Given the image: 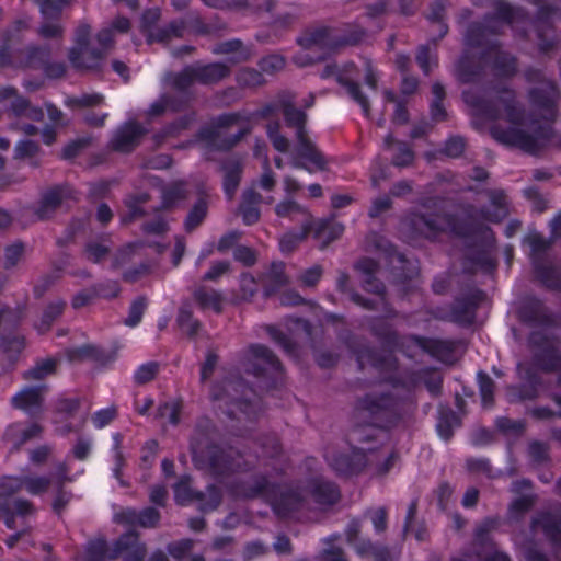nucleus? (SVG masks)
Masks as SVG:
<instances>
[{
    "label": "nucleus",
    "mask_w": 561,
    "mask_h": 561,
    "mask_svg": "<svg viewBox=\"0 0 561 561\" xmlns=\"http://www.w3.org/2000/svg\"><path fill=\"white\" fill-rule=\"evenodd\" d=\"M463 99L472 107L473 115L496 122L491 133L499 142L536 153L550 136L549 129L524 122L511 90L497 91L488 101L477 100L473 93L467 91Z\"/></svg>",
    "instance_id": "obj_1"
},
{
    "label": "nucleus",
    "mask_w": 561,
    "mask_h": 561,
    "mask_svg": "<svg viewBox=\"0 0 561 561\" xmlns=\"http://www.w3.org/2000/svg\"><path fill=\"white\" fill-rule=\"evenodd\" d=\"M283 114L287 125L296 128L298 140V146L291 157V165L296 169H304L309 173L323 171L327 161L306 135V114L291 105H284Z\"/></svg>",
    "instance_id": "obj_2"
},
{
    "label": "nucleus",
    "mask_w": 561,
    "mask_h": 561,
    "mask_svg": "<svg viewBox=\"0 0 561 561\" xmlns=\"http://www.w3.org/2000/svg\"><path fill=\"white\" fill-rule=\"evenodd\" d=\"M451 231L455 234H469L471 231L457 225L454 219L442 215L425 216L414 214L402 221V231L409 238L423 236L435 238L440 231Z\"/></svg>",
    "instance_id": "obj_3"
},
{
    "label": "nucleus",
    "mask_w": 561,
    "mask_h": 561,
    "mask_svg": "<svg viewBox=\"0 0 561 561\" xmlns=\"http://www.w3.org/2000/svg\"><path fill=\"white\" fill-rule=\"evenodd\" d=\"M229 73L224 64L196 65L185 68L174 78L173 84L179 90L186 89L194 82L210 84L220 81Z\"/></svg>",
    "instance_id": "obj_4"
},
{
    "label": "nucleus",
    "mask_w": 561,
    "mask_h": 561,
    "mask_svg": "<svg viewBox=\"0 0 561 561\" xmlns=\"http://www.w3.org/2000/svg\"><path fill=\"white\" fill-rule=\"evenodd\" d=\"M192 453L194 461L198 467L209 469L215 473H224L228 470L241 468L239 458H232L230 453L217 446H211L207 450H203L198 444L193 443Z\"/></svg>",
    "instance_id": "obj_5"
},
{
    "label": "nucleus",
    "mask_w": 561,
    "mask_h": 561,
    "mask_svg": "<svg viewBox=\"0 0 561 561\" xmlns=\"http://www.w3.org/2000/svg\"><path fill=\"white\" fill-rule=\"evenodd\" d=\"M117 556H123L124 561H142L145 547L134 534L123 536L117 541L115 552L110 556H106L102 541L92 543L90 547V561H103L106 558L113 559Z\"/></svg>",
    "instance_id": "obj_6"
},
{
    "label": "nucleus",
    "mask_w": 561,
    "mask_h": 561,
    "mask_svg": "<svg viewBox=\"0 0 561 561\" xmlns=\"http://www.w3.org/2000/svg\"><path fill=\"white\" fill-rule=\"evenodd\" d=\"M354 72L355 66L352 62L342 66L329 64L324 67L321 77L324 79L334 78L340 84L344 85L350 96L360 105L364 114L368 115L369 103L358 84L354 82Z\"/></svg>",
    "instance_id": "obj_7"
},
{
    "label": "nucleus",
    "mask_w": 561,
    "mask_h": 561,
    "mask_svg": "<svg viewBox=\"0 0 561 561\" xmlns=\"http://www.w3.org/2000/svg\"><path fill=\"white\" fill-rule=\"evenodd\" d=\"M174 496L175 501L179 504H187L193 500L197 499L201 501L199 508L202 511H210L216 508L220 503V493L215 486H210L207 489V492L204 493H194L191 486V480L188 477H185L181 481H179L174 486Z\"/></svg>",
    "instance_id": "obj_8"
},
{
    "label": "nucleus",
    "mask_w": 561,
    "mask_h": 561,
    "mask_svg": "<svg viewBox=\"0 0 561 561\" xmlns=\"http://www.w3.org/2000/svg\"><path fill=\"white\" fill-rule=\"evenodd\" d=\"M516 14L517 12L508 4L500 3L496 16L494 19L488 20L485 26L476 24L469 28L467 35L469 44L480 45L481 42L478 39L479 36L484 37L486 33H497L501 26H503L506 23L513 22Z\"/></svg>",
    "instance_id": "obj_9"
},
{
    "label": "nucleus",
    "mask_w": 561,
    "mask_h": 561,
    "mask_svg": "<svg viewBox=\"0 0 561 561\" xmlns=\"http://www.w3.org/2000/svg\"><path fill=\"white\" fill-rule=\"evenodd\" d=\"M22 64L24 67L38 68L43 67L44 72L48 78L58 79L66 73V66L62 62L47 64L46 60L49 56V51L46 48H39L30 46L22 53Z\"/></svg>",
    "instance_id": "obj_10"
},
{
    "label": "nucleus",
    "mask_w": 561,
    "mask_h": 561,
    "mask_svg": "<svg viewBox=\"0 0 561 561\" xmlns=\"http://www.w3.org/2000/svg\"><path fill=\"white\" fill-rule=\"evenodd\" d=\"M556 87L546 79L540 80L539 85L530 91V102L541 116L549 121L556 116Z\"/></svg>",
    "instance_id": "obj_11"
},
{
    "label": "nucleus",
    "mask_w": 561,
    "mask_h": 561,
    "mask_svg": "<svg viewBox=\"0 0 561 561\" xmlns=\"http://www.w3.org/2000/svg\"><path fill=\"white\" fill-rule=\"evenodd\" d=\"M271 503L274 512L279 516H287L295 510H297L302 503V495L290 488H277L272 486L271 490Z\"/></svg>",
    "instance_id": "obj_12"
},
{
    "label": "nucleus",
    "mask_w": 561,
    "mask_h": 561,
    "mask_svg": "<svg viewBox=\"0 0 561 561\" xmlns=\"http://www.w3.org/2000/svg\"><path fill=\"white\" fill-rule=\"evenodd\" d=\"M45 387H25L12 397L11 403L15 409L23 410L28 414L41 411Z\"/></svg>",
    "instance_id": "obj_13"
},
{
    "label": "nucleus",
    "mask_w": 561,
    "mask_h": 561,
    "mask_svg": "<svg viewBox=\"0 0 561 561\" xmlns=\"http://www.w3.org/2000/svg\"><path fill=\"white\" fill-rule=\"evenodd\" d=\"M145 129L136 123H128L115 134L112 146L115 150L127 152L138 145Z\"/></svg>",
    "instance_id": "obj_14"
},
{
    "label": "nucleus",
    "mask_w": 561,
    "mask_h": 561,
    "mask_svg": "<svg viewBox=\"0 0 561 561\" xmlns=\"http://www.w3.org/2000/svg\"><path fill=\"white\" fill-rule=\"evenodd\" d=\"M41 433L42 427L36 423L27 426L22 424H12L7 428L4 439L12 449H19L26 442L38 437Z\"/></svg>",
    "instance_id": "obj_15"
},
{
    "label": "nucleus",
    "mask_w": 561,
    "mask_h": 561,
    "mask_svg": "<svg viewBox=\"0 0 561 561\" xmlns=\"http://www.w3.org/2000/svg\"><path fill=\"white\" fill-rule=\"evenodd\" d=\"M360 531L359 524L352 522L346 529L347 541L355 547L359 556L371 554L375 561H386L387 551L385 549L376 548L368 540H358Z\"/></svg>",
    "instance_id": "obj_16"
},
{
    "label": "nucleus",
    "mask_w": 561,
    "mask_h": 561,
    "mask_svg": "<svg viewBox=\"0 0 561 561\" xmlns=\"http://www.w3.org/2000/svg\"><path fill=\"white\" fill-rule=\"evenodd\" d=\"M103 58V51L91 49L89 45L83 46L82 50L71 48L69 51V60L77 69H96Z\"/></svg>",
    "instance_id": "obj_17"
},
{
    "label": "nucleus",
    "mask_w": 561,
    "mask_h": 561,
    "mask_svg": "<svg viewBox=\"0 0 561 561\" xmlns=\"http://www.w3.org/2000/svg\"><path fill=\"white\" fill-rule=\"evenodd\" d=\"M115 518L118 522L126 524L140 525L142 527H153L159 520V513L154 508H146L141 513L127 510L116 514Z\"/></svg>",
    "instance_id": "obj_18"
},
{
    "label": "nucleus",
    "mask_w": 561,
    "mask_h": 561,
    "mask_svg": "<svg viewBox=\"0 0 561 561\" xmlns=\"http://www.w3.org/2000/svg\"><path fill=\"white\" fill-rule=\"evenodd\" d=\"M344 225L333 219L313 220L312 230L314 238L323 241V247L339 239L344 232Z\"/></svg>",
    "instance_id": "obj_19"
},
{
    "label": "nucleus",
    "mask_w": 561,
    "mask_h": 561,
    "mask_svg": "<svg viewBox=\"0 0 561 561\" xmlns=\"http://www.w3.org/2000/svg\"><path fill=\"white\" fill-rule=\"evenodd\" d=\"M275 213L278 217H287L293 220H301V224L305 220H313L308 209L300 205L299 203L287 198L282 201L275 206Z\"/></svg>",
    "instance_id": "obj_20"
},
{
    "label": "nucleus",
    "mask_w": 561,
    "mask_h": 561,
    "mask_svg": "<svg viewBox=\"0 0 561 561\" xmlns=\"http://www.w3.org/2000/svg\"><path fill=\"white\" fill-rule=\"evenodd\" d=\"M194 298L203 309H210L217 313L222 310L224 296L215 289L198 288L194 293Z\"/></svg>",
    "instance_id": "obj_21"
},
{
    "label": "nucleus",
    "mask_w": 561,
    "mask_h": 561,
    "mask_svg": "<svg viewBox=\"0 0 561 561\" xmlns=\"http://www.w3.org/2000/svg\"><path fill=\"white\" fill-rule=\"evenodd\" d=\"M34 512L33 504L25 499H16L12 502L3 503L2 514L5 516V524L9 528H12L13 516H26Z\"/></svg>",
    "instance_id": "obj_22"
},
{
    "label": "nucleus",
    "mask_w": 561,
    "mask_h": 561,
    "mask_svg": "<svg viewBox=\"0 0 561 561\" xmlns=\"http://www.w3.org/2000/svg\"><path fill=\"white\" fill-rule=\"evenodd\" d=\"M311 495L319 504H333L339 499L336 488L327 481L316 480L312 483Z\"/></svg>",
    "instance_id": "obj_23"
},
{
    "label": "nucleus",
    "mask_w": 561,
    "mask_h": 561,
    "mask_svg": "<svg viewBox=\"0 0 561 561\" xmlns=\"http://www.w3.org/2000/svg\"><path fill=\"white\" fill-rule=\"evenodd\" d=\"M313 226V220H305L301 224V229L297 233L288 232L284 234L279 241V247L282 252L290 253L296 249V247L302 242L309 232H311Z\"/></svg>",
    "instance_id": "obj_24"
},
{
    "label": "nucleus",
    "mask_w": 561,
    "mask_h": 561,
    "mask_svg": "<svg viewBox=\"0 0 561 561\" xmlns=\"http://www.w3.org/2000/svg\"><path fill=\"white\" fill-rule=\"evenodd\" d=\"M249 354L254 365H257L255 374H260L267 369V367L276 368L277 360L274 355L263 345H253L249 348Z\"/></svg>",
    "instance_id": "obj_25"
},
{
    "label": "nucleus",
    "mask_w": 561,
    "mask_h": 561,
    "mask_svg": "<svg viewBox=\"0 0 561 561\" xmlns=\"http://www.w3.org/2000/svg\"><path fill=\"white\" fill-rule=\"evenodd\" d=\"M376 263L373 260H363L357 263L356 268L365 274L363 279L365 288L368 291H374L378 295V300H382L383 286L373 278V273L376 271Z\"/></svg>",
    "instance_id": "obj_26"
},
{
    "label": "nucleus",
    "mask_w": 561,
    "mask_h": 561,
    "mask_svg": "<svg viewBox=\"0 0 561 561\" xmlns=\"http://www.w3.org/2000/svg\"><path fill=\"white\" fill-rule=\"evenodd\" d=\"M61 204V193L58 190L47 192L35 209L38 219L48 218Z\"/></svg>",
    "instance_id": "obj_27"
},
{
    "label": "nucleus",
    "mask_w": 561,
    "mask_h": 561,
    "mask_svg": "<svg viewBox=\"0 0 561 561\" xmlns=\"http://www.w3.org/2000/svg\"><path fill=\"white\" fill-rule=\"evenodd\" d=\"M332 39L327 30H317L301 39V44L312 53L325 50L330 47Z\"/></svg>",
    "instance_id": "obj_28"
},
{
    "label": "nucleus",
    "mask_w": 561,
    "mask_h": 561,
    "mask_svg": "<svg viewBox=\"0 0 561 561\" xmlns=\"http://www.w3.org/2000/svg\"><path fill=\"white\" fill-rule=\"evenodd\" d=\"M118 293V286L116 283L110 284V289L106 290L104 288L95 289H87L82 290L73 297L72 305L75 308H80L88 305L96 295L103 297H115Z\"/></svg>",
    "instance_id": "obj_29"
},
{
    "label": "nucleus",
    "mask_w": 561,
    "mask_h": 561,
    "mask_svg": "<svg viewBox=\"0 0 561 561\" xmlns=\"http://www.w3.org/2000/svg\"><path fill=\"white\" fill-rule=\"evenodd\" d=\"M241 389H243V385L240 380H224L221 383H216L213 387L211 398L213 400H224L227 397L236 400Z\"/></svg>",
    "instance_id": "obj_30"
},
{
    "label": "nucleus",
    "mask_w": 561,
    "mask_h": 561,
    "mask_svg": "<svg viewBox=\"0 0 561 561\" xmlns=\"http://www.w3.org/2000/svg\"><path fill=\"white\" fill-rule=\"evenodd\" d=\"M362 457L366 459L367 463H376L378 474L387 473L396 461V455L386 453L385 455H375L370 449L360 448Z\"/></svg>",
    "instance_id": "obj_31"
},
{
    "label": "nucleus",
    "mask_w": 561,
    "mask_h": 561,
    "mask_svg": "<svg viewBox=\"0 0 561 561\" xmlns=\"http://www.w3.org/2000/svg\"><path fill=\"white\" fill-rule=\"evenodd\" d=\"M26 105V100L18 95L16 90L10 87L0 89V107L11 110L14 114H20V107Z\"/></svg>",
    "instance_id": "obj_32"
},
{
    "label": "nucleus",
    "mask_w": 561,
    "mask_h": 561,
    "mask_svg": "<svg viewBox=\"0 0 561 561\" xmlns=\"http://www.w3.org/2000/svg\"><path fill=\"white\" fill-rule=\"evenodd\" d=\"M53 484L51 479L45 476H25L23 477L24 489L31 495H42L48 491Z\"/></svg>",
    "instance_id": "obj_33"
},
{
    "label": "nucleus",
    "mask_w": 561,
    "mask_h": 561,
    "mask_svg": "<svg viewBox=\"0 0 561 561\" xmlns=\"http://www.w3.org/2000/svg\"><path fill=\"white\" fill-rule=\"evenodd\" d=\"M56 369V360L53 358H46L38 362L33 368L26 370L23 374L26 380H42L45 377L53 375Z\"/></svg>",
    "instance_id": "obj_34"
},
{
    "label": "nucleus",
    "mask_w": 561,
    "mask_h": 561,
    "mask_svg": "<svg viewBox=\"0 0 561 561\" xmlns=\"http://www.w3.org/2000/svg\"><path fill=\"white\" fill-rule=\"evenodd\" d=\"M392 404V399L387 396L369 394L360 401L359 409L370 414H376Z\"/></svg>",
    "instance_id": "obj_35"
},
{
    "label": "nucleus",
    "mask_w": 561,
    "mask_h": 561,
    "mask_svg": "<svg viewBox=\"0 0 561 561\" xmlns=\"http://www.w3.org/2000/svg\"><path fill=\"white\" fill-rule=\"evenodd\" d=\"M104 98L99 93H84L80 96L68 98L66 105L71 108L93 107L103 103Z\"/></svg>",
    "instance_id": "obj_36"
},
{
    "label": "nucleus",
    "mask_w": 561,
    "mask_h": 561,
    "mask_svg": "<svg viewBox=\"0 0 561 561\" xmlns=\"http://www.w3.org/2000/svg\"><path fill=\"white\" fill-rule=\"evenodd\" d=\"M65 304L61 301H56L50 304L46 310L44 311L41 321L36 324V329L39 332L47 331L55 319H57L64 311Z\"/></svg>",
    "instance_id": "obj_37"
},
{
    "label": "nucleus",
    "mask_w": 561,
    "mask_h": 561,
    "mask_svg": "<svg viewBox=\"0 0 561 561\" xmlns=\"http://www.w3.org/2000/svg\"><path fill=\"white\" fill-rule=\"evenodd\" d=\"M238 115H228L220 118V126L228 128L233 126L237 127L236 134L230 133V135L233 136V140L229 144V146H233L234 144H237L250 130V127L247 122H238Z\"/></svg>",
    "instance_id": "obj_38"
},
{
    "label": "nucleus",
    "mask_w": 561,
    "mask_h": 561,
    "mask_svg": "<svg viewBox=\"0 0 561 561\" xmlns=\"http://www.w3.org/2000/svg\"><path fill=\"white\" fill-rule=\"evenodd\" d=\"M279 123H270L266 126L267 137L270 138L273 147L279 152H287L289 148L288 139L279 133Z\"/></svg>",
    "instance_id": "obj_39"
},
{
    "label": "nucleus",
    "mask_w": 561,
    "mask_h": 561,
    "mask_svg": "<svg viewBox=\"0 0 561 561\" xmlns=\"http://www.w3.org/2000/svg\"><path fill=\"white\" fill-rule=\"evenodd\" d=\"M185 197L186 191L184 184L182 182L173 183L163 192V205L164 207H171Z\"/></svg>",
    "instance_id": "obj_40"
},
{
    "label": "nucleus",
    "mask_w": 561,
    "mask_h": 561,
    "mask_svg": "<svg viewBox=\"0 0 561 561\" xmlns=\"http://www.w3.org/2000/svg\"><path fill=\"white\" fill-rule=\"evenodd\" d=\"M23 485V478L5 477L0 481V502L5 503V497L20 491Z\"/></svg>",
    "instance_id": "obj_41"
},
{
    "label": "nucleus",
    "mask_w": 561,
    "mask_h": 561,
    "mask_svg": "<svg viewBox=\"0 0 561 561\" xmlns=\"http://www.w3.org/2000/svg\"><path fill=\"white\" fill-rule=\"evenodd\" d=\"M176 322L182 331L188 335L195 334L199 327L198 322L193 319L192 311L187 307H182L179 310Z\"/></svg>",
    "instance_id": "obj_42"
},
{
    "label": "nucleus",
    "mask_w": 561,
    "mask_h": 561,
    "mask_svg": "<svg viewBox=\"0 0 561 561\" xmlns=\"http://www.w3.org/2000/svg\"><path fill=\"white\" fill-rule=\"evenodd\" d=\"M159 370L157 363L150 362L138 367L134 374L136 383L144 385L154 379Z\"/></svg>",
    "instance_id": "obj_43"
},
{
    "label": "nucleus",
    "mask_w": 561,
    "mask_h": 561,
    "mask_svg": "<svg viewBox=\"0 0 561 561\" xmlns=\"http://www.w3.org/2000/svg\"><path fill=\"white\" fill-rule=\"evenodd\" d=\"M478 378L482 404L490 407L493 402L494 383L486 374L479 373Z\"/></svg>",
    "instance_id": "obj_44"
},
{
    "label": "nucleus",
    "mask_w": 561,
    "mask_h": 561,
    "mask_svg": "<svg viewBox=\"0 0 561 561\" xmlns=\"http://www.w3.org/2000/svg\"><path fill=\"white\" fill-rule=\"evenodd\" d=\"M24 345V339L21 336L4 337L1 342L2 352L9 359H14L23 351Z\"/></svg>",
    "instance_id": "obj_45"
},
{
    "label": "nucleus",
    "mask_w": 561,
    "mask_h": 561,
    "mask_svg": "<svg viewBox=\"0 0 561 561\" xmlns=\"http://www.w3.org/2000/svg\"><path fill=\"white\" fill-rule=\"evenodd\" d=\"M22 320V312L19 309H1L0 310V330H11L15 328Z\"/></svg>",
    "instance_id": "obj_46"
},
{
    "label": "nucleus",
    "mask_w": 561,
    "mask_h": 561,
    "mask_svg": "<svg viewBox=\"0 0 561 561\" xmlns=\"http://www.w3.org/2000/svg\"><path fill=\"white\" fill-rule=\"evenodd\" d=\"M146 307L147 302L144 297H138L135 299L130 306L129 314L125 320V324L128 327L137 325L141 320Z\"/></svg>",
    "instance_id": "obj_47"
},
{
    "label": "nucleus",
    "mask_w": 561,
    "mask_h": 561,
    "mask_svg": "<svg viewBox=\"0 0 561 561\" xmlns=\"http://www.w3.org/2000/svg\"><path fill=\"white\" fill-rule=\"evenodd\" d=\"M24 245L20 242H15L5 248L4 251V266L7 268L15 266L23 257Z\"/></svg>",
    "instance_id": "obj_48"
},
{
    "label": "nucleus",
    "mask_w": 561,
    "mask_h": 561,
    "mask_svg": "<svg viewBox=\"0 0 561 561\" xmlns=\"http://www.w3.org/2000/svg\"><path fill=\"white\" fill-rule=\"evenodd\" d=\"M206 204L202 201L194 206V208L190 211L185 220L186 230H193L203 221V219L206 216Z\"/></svg>",
    "instance_id": "obj_49"
},
{
    "label": "nucleus",
    "mask_w": 561,
    "mask_h": 561,
    "mask_svg": "<svg viewBox=\"0 0 561 561\" xmlns=\"http://www.w3.org/2000/svg\"><path fill=\"white\" fill-rule=\"evenodd\" d=\"M331 466L341 473L351 474L359 470L362 463L353 462L348 459V457L340 455L331 460Z\"/></svg>",
    "instance_id": "obj_50"
},
{
    "label": "nucleus",
    "mask_w": 561,
    "mask_h": 561,
    "mask_svg": "<svg viewBox=\"0 0 561 561\" xmlns=\"http://www.w3.org/2000/svg\"><path fill=\"white\" fill-rule=\"evenodd\" d=\"M181 32H182V25L172 23L168 27L160 30L157 33L149 32L148 33V42L149 43L163 42L173 35L181 36Z\"/></svg>",
    "instance_id": "obj_51"
},
{
    "label": "nucleus",
    "mask_w": 561,
    "mask_h": 561,
    "mask_svg": "<svg viewBox=\"0 0 561 561\" xmlns=\"http://www.w3.org/2000/svg\"><path fill=\"white\" fill-rule=\"evenodd\" d=\"M238 81L247 87H257L264 82V78L255 69H242L238 75Z\"/></svg>",
    "instance_id": "obj_52"
},
{
    "label": "nucleus",
    "mask_w": 561,
    "mask_h": 561,
    "mask_svg": "<svg viewBox=\"0 0 561 561\" xmlns=\"http://www.w3.org/2000/svg\"><path fill=\"white\" fill-rule=\"evenodd\" d=\"M180 405L178 402H165L158 409V415L162 419H167L172 425L179 423Z\"/></svg>",
    "instance_id": "obj_53"
},
{
    "label": "nucleus",
    "mask_w": 561,
    "mask_h": 561,
    "mask_svg": "<svg viewBox=\"0 0 561 561\" xmlns=\"http://www.w3.org/2000/svg\"><path fill=\"white\" fill-rule=\"evenodd\" d=\"M492 203L495 207V211L493 214H488L486 218L490 221H500L507 214L506 197L504 196L503 193H496L492 197Z\"/></svg>",
    "instance_id": "obj_54"
},
{
    "label": "nucleus",
    "mask_w": 561,
    "mask_h": 561,
    "mask_svg": "<svg viewBox=\"0 0 561 561\" xmlns=\"http://www.w3.org/2000/svg\"><path fill=\"white\" fill-rule=\"evenodd\" d=\"M241 298L243 300L251 299L257 291V284L253 276L243 274L240 279Z\"/></svg>",
    "instance_id": "obj_55"
},
{
    "label": "nucleus",
    "mask_w": 561,
    "mask_h": 561,
    "mask_svg": "<svg viewBox=\"0 0 561 561\" xmlns=\"http://www.w3.org/2000/svg\"><path fill=\"white\" fill-rule=\"evenodd\" d=\"M285 66V59L282 56L278 55H271L265 58H263L260 62V67L264 72L273 73L280 69H283Z\"/></svg>",
    "instance_id": "obj_56"
},
{
    "label": "nucleus",
    "mask_w": 561,
    "mask_h": 561,
    "mask_svg": "<svg viewBox=\"0 0 561 561\" xmlns=\"http://www.w3.org/2000/svg\"><path fill=\"white\" fill-rule=\"evenodd\" d=\"M108 247L100 242H91L87 245L85 254L88 260L92 262H100L106 256Z\"/></svg>",
    "instance_id": "obj_57"
},
{
    "label": "nucleus",
    "mask_w": 561,
    "mask_h": 561,
    "mask_svg": "<svg viewBox=\"0 0 561 561\" xmlns=\"http://www.w3.org/2000/svg\"><path fill=\"white\" fill-rule=\"evenodd\" d=\"M38 150L37 144L32 140L20 141L15 147V157L20 159L33 158Z\"/></svg>",
    "instance_id": "obj_58"
},
{
    "label": "nucleus",
    "mask_w": 561,
    "mask_h": 561,
    "mask_svg": "<svg viewBox=\"0 0 561 561\" xmlns=\"http://www.w3.org/2000/svg\"><path fill=\"white\" fill-rule=\"evenodd\" d=\"M398 153L393 157L392 162L398 167H407L412 163L414 154L413 152L402 142H396Z\"/></svg>",
    "instance_id": "obj_59"
},
{
    "label": "nucleus",
    "mask_w": 561,
    "mask_h": 561,
    "mask_svg": "<svg viewBox=\"0 0 561 561\" xmlns=\"http://www.w3.org/2000/svg\"><path fill=\"white\" fill-rule=\"evenodd\" d=\"M494 59V67L499 69L502 75L506 76L515 70V61L512 57L497 51Z\"/></svg>",
    "instance_id": "obj_60"
},
{
    "label": "nucleus",
    "mask_w": 561,
    "mask_h": 561,
    "mask_svg": "<svg viewBox=\"0 0 561 561\" xmlns=\"http://www.w3.org/2000/svg\"><path fill=\"white\" fill-rule=\"evenodd\" d=\"M458 425L457 417L451 414L450 417H442L437 424V431L439 436L447 440L453 434V427Z\"/></svg>",
    "instance_id": "obj_61"
},
{
    "label": "nucleus",
    "mask_w": 561,
    "mask_h": 561,
    "mask_svg": "<svg viewBox=\"0 0 561 561\" xmlns=\"http://www.w3.org/2000/svg\"><path fill=\"white\" fill-rule=\"evenodd\" d=\"M417 64L423 69L425 73H428L433 66H435L436 60L434 56L431 54V51L426 47H421L417 56H416Z\"/></svg>",
    "instance_id": "obj_62"
},
{
    "label": "nucleus",
    "mask_w": 561,
    "mask_h": 561,
    "mask_svg": "<svg viewBox=\"0 0 561 561\" xmlns=\"http://www.w3.org/2000/svg\"><path fill=\"white\" fill-rule=\"evenodd\" d=\"M465 149V141L460 137H453L446 141L444 152L453 158L459 157Z\"/></svg>",
    "instance_id": "obj_63"
},
{
    "label": "nucleus",
    "mask_w": 561,
    "mask_h": 561,
    "mask_svg": "<svg viewBox=\"0 0 561 561\" xmlns=\"http://www.w3.org/2000/svg\"><path fill=\"white\" fill-rule=\"evenodd\" d=\"M53 483L61 486L66 482H71L69 477V468L66 462H60L56 466L55 472L49 477Z\"/></svg>",
    "instance_id": "obj_64"
}]
</instances>
